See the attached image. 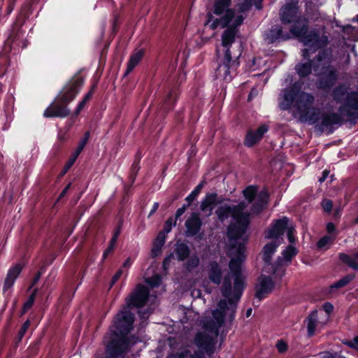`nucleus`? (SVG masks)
Instances as JSON below:
<instances>
[{
	"mask_svg": "<svg viewBox=\"0 0 358 358\" xmlns=\"http://www.w3.org/2000/svg\"><path fill=\"white\" fill-rule=\"evenodd\" d=\"M346 92L344 86H340L334 91V97L338 102L346 99L339 108L340 114L329 110L321 112L315 108V97L311 94L300 91L296 84L283 91L280 107L290 110L302 122L317 123L323 128L329 127L339 124L342 120L341 116H350L353 114L352 110H358V93L346 95Z\"/></svg>",
	"mask_w": 358,
	"mask_h": 358,
	"instance_id": "nucleus-1",
	"label": "nucleus"
},
{
	"mask_svg": "<svg viewBox=\"0 0 358 358\" xmlns=\"http://www.w3.org/2000/svg\"><path fill=\"white\" fill-rule=\"evenodd\" d=\"M134 314L126 308L115 315L109 328L106 358H122L129 348L138 343V338L129 334L134 329Z\"/></svg>",
	"mask_w": 358,
	"mask_h": 358,
	"instance_id": "nucleus-2",
	"label": "nucleus"
},
{
	"mask_svg": "<svg viewBox=\"0 0 358 358\" xmlns=\"http://www.w3.org/2000/svg\"><path fill=\"white\" fill-rule=\"evenodd\" d=\"M238 31L228 27L222 34V45L226 48L224 56L220 59L215 69L217 79H223L225 83H230L238 74L240 66V58L243 51L241 41L236 44L235 38Z\"/></svg>",
	"mask_w": 358,
	"mask_h": 358,
	"instance_id": "nucleus-3",
	"label": "nucleus"
},
{
	"mask_svg": "<svg viewBox=\"0 0 358 358\" xmlns=\"http://www.w3.org/2000/svg\"><path fill=\"white\" fill-rule=\"evenodd\" d=\"M84 84V78L76 73L60 90L55 100L45 110L43 116L47 118H65L71 114L68 105L80 92Z\"/></svg>",
	"mask_w": 358,
	"mask_h": 358,
	"instance_id": "nucleus-4",
	"label": "nucleus"
},
{
	"mask_svg": "<svg viewBox=\"0 0 358 358\" xmlns=\"http://www.w3.org/2000/svg\"><path fill=\"white\" fill-rule=\"evenodd\" d=\"M291 32L296 37L300 38V41L308 48L303 50V56L307 59L309 57V53L313 52L316 49L322 48L327 45V38L322 35L319 36L315 32H310L307 34V27L305 22H302L299 25L295 24L291 29Z\"/></svg>",
	"mask_w": 358,
	"mask_h": 358,
	"instance_id": "nucleus-5",
	"label": "nucleus"
},
{
	"mask_svg": "<svg viewBox=\"0 0 358 358\" xmlns=\"http://www.w3.org/2000/svg\"><path fill=\"white\" fill-rule=\"evenodd\" d=\"M297 254V250L292 245H288L282 252V258L278 261L276 266H273V271L270 275V290L280 286L281 279L285 274V267L291 262Z\"/></svg>",
	"mask_w": 358,
	"mask_h": 358,
	"instance_id": "nucleus-6",
	"label": "nucleus"
},
{
	"mask_svg": "<svg viewBox=\"0 0 358 358\" xmlns=\"http://www.w3.org/2000/svg\"><path fill=\"white\" fill-rule=\"evenodd\" d=\"M245 288V282L243 275L234 276L233 292L231 280L225 277L221 287V293L224 298L228 299L230 306L234 308L237 306Z\"/></svg>",
	"mask_w": 358,
	"mask_h": 358,
	"instance_id": "nucleus-7",
	"label": "nucleus"
},
{
	"mask_svg": "<svg viewBox=\"0 0 358 358\" xmlns=\"http://www.w3.org/2000/svg\"><path fill=\"white\" fill-rule=\"evenodd\" d=\"M234 222H231L227 227V235L232 243H237L238 240L245 233L250 224V219L234 218Z\"/></svg>",
	"mask_w": 358,
	"mask_h": 358,
	"instance_id": "nucleus-8",
	"label": "nucleus"
},
{
	"mask_svg": "<svg viewBox=\"0 0 358 358\" xmlns=\"http://www.w3.org/2000/svg\"><path fill=\"white\" fill-rule=\"evenodd\" d=\"M287 222V218L283 217L276 220L273 224L272 230L270 231V253L282 244L283 239L281 236L289 227Z\"/></svg>",
	"mask_w": 358,
	"mask_h": 358,
	"instance_id": "nucleus-9",
	"label": "nucleus"
},
{
	"mask_svg": "<svg viewBox=\"0 0 358 358\" xmlns=\"http://www.w3.org/2000/svg\"><path fill=\"white\" fill-rule=\"evenodd\" d=\"M148 289L145 286L138 284L127 300V306L128 308L143 307L148 301Z\"/></svg>",
	"mask_w": 358,
	"mask_h": 358,
	"instance_id": "nucleus-10",
	"label": "nucleus"
},
{
	"mask_svg": "<svg viewBox=\"0 0 358 358\" xmlns=\"http://www.w3.org/2000/svg\"><path fill=\"white\" fill-rule=\"evenodd\" d=\"M329 57L327 52L323 51L320 52L316 61H314V68L315 71H317L318 73L326 74L329 73V78L331 82L336 79V75L334 72L329 69Z\"/></svg>",
	"mask_w": 358,
	"mask_h": 358,
	"instance_id": "nucleus-11",
	"label": "nucleus"
},
{
	"mask_svg": "<svg viewBox=\"0 0 358 358\" xmlns=\"http://www.w3.org/2000/svg\"><path fill=\"white\" fill-rule=\"evenodd\" d=\"M268 128L266 124H262L257 130L248 129L245 134L243 144L248 148H252L257 144L263 138Z\"/></svg>",
	"mask_w": 358,
	"mask_h": 358,
	"instance_id": "nucleus-12",
	"label": "nucleus"
},
{
	"mask_svg": "<svg viewBox=\"0 0 358 358\" xmlns=\"http://www.w3.org/2000/svg\"><path fill=\"white\" fill-rule=\"evenodd\" d=\"M203 225V222L198 213H192L185 223L186 227L185 235L187 237H193L197 235Z\"/></svg>",
	"mask_w": 358,
	"mask_h": 358,
	"instance_id": "nucleus-13",
	"label": "nucleus"
},
{
	"mask_svg": "<svg viewBox=\"0 0 358 358\" xmlns=\"http://www.w3.org/2000/svg\"><path fill=\"white\" fill-rule=\"evenodd\" d=\"M222 202V197H218L217 193H207L201 203L200 209L203 212L208 211L210 214L215 207Z\"/></svg>",
	"mask_w": 358,
	"mask_h": 358,
	"instance_id": "nucleus-14",
	"label": "nucleus"
},
{
	"mask_svg": "<svg viewBox=\"0 0 358 358\" xmlns=\"http://www.w3.org/2000/svg\"><path fill=\"white\" fill-rule=\"evenodd\" d=\"M197 347L208 354L214 352L215 343L213 338L208 334L199 333L195 337Z\"/></svg>",
	"mask_w": 358,
	"mask_h": 358,
	"instance_id": "nucleus-15",
	"label": "nucleus"
},
{
	"mask_svg": "<svg viewBox=\"0 0 358 358\" xmlns=\"http://www.w3.org/2000/svg\"><path fill=\"white\" fill-rule=\"evenodd\" d=\"M22 265L17 264L14 266L11 267L7 273L6 278L4 280L3 287V293H6L7 290L10 289L15 284V280L19 276L22 271Z\"/></svg>",
	"mask_w": 358,
	"mask_h": 358,
	"instance_id": "nucleus-16",
	"label": "nucleus"
},
{
	"mask_svg": "<svg viewBox=\"0 0 358 358\" xmlns=\"http://www.w3.org/2000/svg\"><path fill=\"white\" fill-rule=\"evenodd\" d=\"M145 54V48L135 50L130 55L127 62V69L124 73V76H128L135 67L141 62Z\"/></svg>",
	"mask_w": 358,
	"mask_h": 358,
	"instance_id": "nucleus-17",
	"label": "nucleus"
},
{
	"mask_svg": "<svg viewBox=\"0 0 358 358\" xmlns=\"http://www.w3.org/2000/svg\"><path fill=\"white\" fill-rule=\"evenodd\" d=\"M208 277L215 285H219L222 278V268L216 261H210L208 264Z\"/></svg>",
	"mask_w": 358,
	"mask_h": 358,
	"instance_id": "nucleus-18",
	"label": "nucleus"
},
{
	"mask_svg": "<svg viewBox=\"0 0 358 358\" xmlns=\"http://www.w3.org/2000/svg\"><path fill=\"white\" fill-rule=\"evenodd\" d=\"M308 335L313 336L317 330V328L320 326L323 327L325 322H320L318 320V313L317 310H313L306 320Z\"/></svg>",
	"mask_w": 358,
	"mask_h": 358,
	"instance_id": "nucleus-19",
	"label": "nucleus"
},
{
	"mask_svg": "<svg viewBox=\"0 0 358 358\" xmlns=\"http://www.w3.org/2000/svg\"><path fill=\"white\" fill-rule=\"evenodd\" d=\"M259 280V284H257L255 287L256 291L255 297L257 302L265 298L268 293V275H261Z\"/></svg>",
	"mask_w": 358,
	"mask_h": 358,
	"instance_id": "nucleus-20",
	"label": "nucleus"
},
{
	"mask_svg": "<svg viewBox=\"0 0 358 358\" xmlns=\"http://www.w3.org/2000/svg\"><path fill=\"white\" fill-rule=\"evenodd\" d=\"M174 253L178 261L183 262L189 257L191 250L186 243L178 240L175 244Z\"/></svg>",
	"mask_w": 358,
	"mask_h": 358,
	"instance_id": "nucleus-21",
	"label": "nucleus"
},
{
	"mask_svg": "<svg viewBox=\"0 0 358 358\" xmlns=\"http://www.w3.org/2000/svg\"><path fill=\"white\" fill-rule=\"evenodd\" d=\"M268 200V192L264 190L260 192L256 201L252 204L250 211L254 215L259 214Z\"/></svg>",
	"mask_w": 358,
	"mask_h": 358,
	"instance_id": "nucleus-22",
	"label": "nucleus"
},
{
	"mask_svg": "<svg viewBox=\"0 0 358 358\" xmlns=\"http://www.w3.org/2000/svg\"><path fill=\"white\" fill-rule=\"evenodd\" d=\"M179 96L178 90L176 88L171 89L165 96L162 105L163 109L169 113L172 110L176 105Z\"/></svg>",
	"mask_w": 358,
	"mask_h": 358,
	"instance_id": "nucleus-23",
	"label": "nucleus"
},
{
	"mask_svg": "<svg viewBox=\"0 0 358 358\" xmlns=\"http://www.w3.org/2000/svg\"><path fill=\"white\" fill-rule=\"evenodd\" d=\"M297 14V8L294 3L286 4L281 9L280 15L283 22H290L294 20Z\"/></svg>",
	"mask_w": 358,
	"mask_h": 358,
	"instance_id": "nucleus-24",
	"label": "nucleus"
},
{
	"mask_svg": "<svg viewBox=\"0 0 358 358\" xmlns=\"http://www.w3.org/2000/svg\"><path fill=\"white\" fill-rule=\"evenodd\" d=\"M262 1L263 0H243V2L238 4V10L239 13H245L249 11L252 6L257 10H261L262 8Z\"/></svg>",
	"mask_w": 358,
	"mask_h": 358,
	"instance_id": "nucleus-25",
	"label": "nucleus"
},
{
	"mask_svg": "<svg viewBox=\"0 0 358 358\" xmlns=\"http://www.w3.org/2000/svg\"><path fill=\"white\" fill-rule=\"evenodd\" d=\"M30 325H31V322L29 320H27L22 324L17 335L15 336L13 343H12V347L14 350H16L19 347L20 343L22 342L23 337L24 336L25 334L27 333Z\"/></svg>",
	"mask_w": 358,
	"mask_h": 358,
	"instance_id": "nucleus-26",
	"label": "nucleus"
},
{
	"mask_svg": "<svg viewBox=\"0 0 358 358\" xmlns=\"http://www.w3.org/2000/svg\"><path fill=\"white\" fill-rule=\"evenodd\" d=\"M232 0H215L213 5V13L216 15H222L227 9H231L229 6Z\"/></svg>",
	"mask_w": 358,
	"mask_h": 358,
	"instance_id": "nucleus-27",
	"label": "nucleus"
},
{
	"mask_svg": "<svg viewBox=\"0 0 358 358\" xmlns=\"http://www.w3.org/2000/svg\"><path fill=\"white\" fill-rule=\"evenodd\" d=\"M217 218L221 222L224 221L229 216L234 219V211L232 206H222L217 208L215 211Z\"/></svg>",
	"mask_w": 358,
	"mask_h": 358,
	"instance_id": "nucleus-28",
	"label": "nucleus"
},
{
	"mask_svg": "<svg viewBox=\"0 0 358 358\" xmlns=\"http://www.w3.org/2000/svg\"><path fill=\"white\" fill-rule=\"evenodd\" d=\"M340 259L345 264H348L354 270H358V252L355 253L353 256H350L343 253L339 255Z\"/></svg>",
	"mask_w": 358,
	"mask_h": 358,
	"instance_id": "nucleus-29",
	"label": "nucleus"
},
{
	"mask_svg": "<svg viewBox=\"0 0 358 358\" xmlns=\"http://www.w3.org/2000/svg\"><path fill=\"white\" fill-rule=\"evenodd\" d=\"M32 13V4L29 1H27L21 6L18 14L17 20L23 24Z\"/></svg>",
	"mask_w": 358,
	"mask_h": 358,
	"instance_id": "nucleus-30",
	"label": "nucleus"
},
{
	"mask_svg": "<svg viewBox=\"0 0 358 358\" xmlns=\"http://www.w3.org/2000/svg\"><path fill=\"white\" fill-rule=\"evenodd\" d=\"M258 187L256 185H249L243 190V195L248 203H252L255 199H257L259 194Z\"/></svg>",
	"mask_w": 358,
	"mask_h": 358,
	"instance_id": "nucleus-31",
	"label": "nucleus"
},
{
	"mask_svg": "<svg viewBox=\"0 0 358 358\" xmlns=\"http://www.w3.org/2000/svg\"><path fill=\"white\" fill-rule=\"evenodd\" d=\"M355 278L354 274H349L343 278H342L341 280L337 281L336 282L334 283L330 286V292H334L337 291L338 289L343 288L345 287L347 285H348L353 279Z\"/></svg>",
	"mask_w": 358,
	"mask_h": 358,
	"instance_id": "nucleus-32",
	"label": "nucleus"
},
{
	"mask_svg": "<svg viewBox=\"0 0 358 358\" xmlns=\"http://www.w3.org/2000/svg\"><path fill=\"white\" fill-rule=\"evenodd\" d=\"M232 247L236 248V255L233 257V259L236 260L237 262H243L245 259V243L240 242L237 243H232Z\"/></svg>",
	"mask_w": 358,
	"mask_h": 358,
	"instance_id": "nucleus-33",
	"label": "nucleus"
},
{
	"mask_svg": "<svg viewBox=\"0 0 358 358\" xmlns=\"http://www.w3.org/2000/svg\"><path fill=\"white\" fill-rule=\"evenodd\" d=\"M246 206L247 205L244 201H241L238 204L233 206L234 218H242L243 220L250 219L249 214L244 212Z\"/></svg>",
	"mask_w": 358,
	"mask_h": 358,
	"instance_id": "nucleus-34",
	"label": "nucleus"
},
{
	"mask_svg": "<svg viewBox=\"0 0 358 358\" xmlns=\"http://www.w3.org/2000/svg\"><path fill=\"white\" fill-rule=\"evenodd\" d=\"M38 289H34L31 294L29 296L27 300L24 303L22 310L20 311V315H24L29 309L33 306L36 295H37Z\"/></svg>",
	"mask_w": 358,
	"mask_h": 358,
	"instance_id": "nucleus-35",
	"label": "nucleus"
},
{
	"mask_svg": "<svg viewBox=\"0 0 358 358\" xmlns=\"http://www.w3.org/2000/svg\"><path fill=\"white\" fill-rule=\"evenodd\" d=\"M185 264V268L188 272L192 271L194 268H197L199 265L200 260L196 254L190 255Z\"/></svg>",
	"mask_w": 358,
	"mask_h": 358,
	"instance_id": "nucleus-36",
	"label": "nucleus"
},
{
	"mask_svg": "<svg viewBox=\"0 0 358 358\" xmlns=\"http://www.w3.org/2000/svg\"><path fill=\"white\" fill-rule=\"evenodd\" d=\"M224 13V15L220 17L221 27L227 29L230 26V22L235 17V10L234 9H227Z\"/></svg>",
	"mask_w": 358,
	"mask_h": 358,
	"instance_id": "nucleus-37",
	"label": "nucleus"
},
{
	"mask_svg": "<svg viewBox=\"0 0 358 358\" xmlns=\"http://www.w3.org/2000/svg\"><path fill=\"white\" fill-rule=\"evenodd\" d=\"M90 136V132L87 131L85 134L82 139L79 141L78 145L74 152L71 155L76 159L78 157L85 145H87L89 138Z\"/></svg>",
	"mask_w": 358,
	"mask_h": 358,
	"instance_id": "nucleus-38",
	"label": "nucleus"
},
{
	"mask_svg": "<svg viewBox=\"0 0 358 358\" xmlns=\"http://www.w3.org/2000/svg\"><path fill=\"white\" fill-rule=\"evenodd\" d=\"M213 316L215 320V324H213V326L216 324V331H218L219 329L221 328L224 323L226 313L224 311L216 310L213 312Z\"/></svg>",
	"mask_w": 358,
	"mask_h": 358,
	"instance_id": "nucleus-39",
	"label": "nucleus"
},
{
	"mask_svg": "<svg viewBox=\"0 0 358 358\" xmlns=\"http://www.w3.org/2000/svg\"><path fill=\"white\" fill-rule=\"evenodd\" d=\"M204 183H205L204 180L201 182L191 192V193L185 198V201H187V203H188L189 205H191V203L196 199V198L198 196L199 194L200 193L201 189L203 188Z\"/></svg>",
	"mask_w": 358,
	"mask_h": 358,
	"instance_id": "nucleus-40",
	"label": "nucleus"
},
{
	"mask_svg": "<svg viewBox=\"0 0 358 358\" xmlns=\"http://www.w3.org/2000/svg\"><path fill=\"white\" fill-rule=\"evenodd\" d=\"M242 262H237L231 259L229 264V267L234 276L242 275L241 265Z\"/></svg>",
	"mask_w": 358,
	"mask_h": 358,
	"instance_id": "nucleus-41",
	"label": "nucleus"
},
{
	"mask_svg": "<svg viewBox=\"0 0 358 358\" xmlns=\"http://www.w3.org/2000/svg\"><path fill=\"white\" fill-rule=\"evenodd\" d=\"M143 156V151L139 148L135 154L134 160L131 166L130 171L138 173L141 169L140 162Z\"/></svg>",
	"mask_w": 358,
	"mask_h": 358,
	"instance_id": "nucleus-42",
	"label": "nucleus"
},
{
	"mask_svg": "<svg viewBox=\"0 0 358 358\" xmlns=\"http://www.w3.org/2000/svg\"><path fill=\"white\" fill-rule=\"evenodd\" d=\"M296 69L300 76L304 77L310 73L311 67L309 64H300L296 66Z\"/></svg>",
	"mask_w": 358,
	"mask_h": 358,
	"instance_id": "nucleus-43",
	"label": "nucleus"
},
{
	"mask_svg": "<svg viewBox=\"0 0 358 358\" xmlns=\"http://www.w3.org/2000/svg\"><path fill=\"white\" fill-rule=\"evenodd\" d=\"M76 159H77L76 157L71 155L70 157L68 159L67 162L65 163L64 167L62 168L59 176L63 177L69 171V170L73 166V165L74 164Z\"/></svg>",
	"mask_w": 358,
	"mask_h": 358,
	"instance_id": "nucleus-44",
	"label": "nucleus"
},
{
	"mask_svg": "<svg viewBox=\"0 0 358 358\" xmlns=\"http://www.w3.org/2000/svg\"><path fill=\"white\" fill-rule=\"evenodd\" d=\"M176 223L177 220H176L173 217H169L164 222L162 232L164 234L169 233L171 231L173 227L176 225Z\"/></svg>",
	"mask_w": 358,
	"mask_h": 358,
	"instance_id": "nucleus-45",
	"label": "nucleus"
},
{
	"mask_svg": "<svg viewBox=\"0 0 358 358\" xmlns=\"http://www.w3.org/2000/svg\"><path fill=\"white\" fill-rule=\"evenodd\" d=\"M165 234L163 233L162 231H160L157 236L153 244L156 245V249H158V251H161L162 248L165 243Z\"/></svg>",
	"mask_w": 358,
	"mask_h": 358,
	"instance_id": "nucleus-46",
	"label": "nucleus"
},
{
	"mask_svg": "<svg viewBox=\"0 0 358 358\" xmlns=\"http://www.w3.org/2000/svg\"><path fill=\"white\" fill-rule=\"evenodd\" d=\"M332 238L330 236H325L322 237L317 243V247L319 248H324L328 245L331 244L332 243Z\"/></svg>",
	"mask_w": 358,
	"mask_h": 358,
	"instance_id": "nucleus-47",
	"label": "nucleus"
},
{
	"mask_svg": "<svg viewBox=\"0 0 358 358\" xmlns=\"http://www.w3.org/2000/svg\"><path fill=\"white\" fill-rule=\"evenodd\" d=\"M243 21L244 17L242 15H239L235 18L232 24H231L229 27L238 31V27L243 24Z\"/></svg>",
	"mask_w": 358,
	"mask_h": 358,
	"instance_id": "nucleus-48",
	"label": "nucleus"
},
{
	"mask_svg": "<svg viewBox=\"0 0 358 358\" xmlns=\"http://www.w3.org/2000/svg\"><path fill=\"white\" fill-rule=\"evenodd\" d=\"M71 182H69L66 186L63 189V190L61 192V193L59 194V195L58 196L55 204H54V206H55L67 194L68 191L70 189V188L71 187Z\"/></svg>",
	"mask_w": 358,
	"mask_h": 358,
	"instance_id": "nucleus-49",
	"label": "nucleus"
},
{
	"mask_svg": "<svg viewBox=\"0 0 358 358\" xmlns=\"http://www.w3.org/2000/svg\"><path fill=\"white\" fill-rule=\"evenodd\" d=\"M262 259L266 266L268 265V243L262 249Z\"/></svg>",
	"mask_w": 358,
	"mask_h": 358,
	"instance_id": "nucleus-50",
	"label": "nucleus"
},
{
	"mask_svg": "<svg viewBox=\"0 0 358 358\" xmlns=\"http://www.w3.org/2000/svg\"><path fill=\"white\" fill-rule=\"evenodd\" d=\"M96 87V84L92 85L90 91L87 94H85V96H83L82 101H83L85 103H87L92 99V96L94 94V92Z\"/></svg>",
	"mask_w": 358,
	"mask_h": 358,
	"instance_id": "nucleus-51",
	"label": "nucleus"
},
{
	"mask_svg": "<svg viewBox=\"0 0 358 358\" xmlns=\"http://www.w3.org/2000/svg\"><path fill=\"white\" fill-rule=\"evenodd\" d=\"M96 87V84L92 85L90 91L87 94H85V96H83L82 101H83L85 103H87L92 99V96L94 94V92Z\"/></svg>",
	"mask_w": 358,
	"mask_h": 358,
	"instance_id": "nucleus-52",
	"label": "nucleus"
},
{
	"mask_svg": "<svg viewBox=\"0 0 358 358\" xmlns=\"http://www.w3.org/2000/svg\"><path fill=\"white\" fill-rule=\"evenodd\" d=\"M96 87V84L92 85L90 91L87 94H85V96H83L82 101H83L85 103H87L92 99V96L94 94V92Z\"/></svg>",
	"mask_w": 358,
	"mask_h": 358,
	"instance_id": "nucleus-53",
	"label": "nucleus"
},
{
	"mask_svg": "<svg viewBox=\"0 0 358 358\" xmlns=\"http://www.w3.org/2000/svg\"><path fill=\"white\" fill-rule=\"evenodd\" d=\"M188 203L183 204L181 208L177 209L176 214L174 215V218L176 220H178L185 212L186 209L189 206Z\"/></svg>",
	"mask_w": 358,
	"mask_h": 358,
	"instance_id": "nucleus-54",
	"label": "nucleus"
},
{
	"mask_svg": "<svg viewBox=\"0 0 358 358\" xmlns=\"http://www.w3.org/2000/svg\"><path fill=\"white\" fill-rule=\"evenodd\" d=\"M17 0H7V7L6 10V15L8 16L13 10Z\"/></svg>",
	"mask_w": 358,
	"mask_h": 358,
	"instance_id": "nucleus-55",
	"label": "nucleus"
},
{
	"mask_svg": "<svg viewBox=\"0 0 358 358\" xmlns=\"http://www.w3.org/2000/svg\"><path fill=\"white\" fill-rule=\"evenodd\" d=\"M260 60L261 58L253 57L252 61L249 62L247 64V66L248 67L249 70L251 71H256L258 69V67L257 66V61L260 62Z\"/></svg>",
	"mask_w": 358,
	"mask_h": 358,
	"instance_id": "nucleus-56",
	"label": "nucleus"
},
{
	"mask_svg": "<svg viewBox=\"0 0 358 358\" xmlns=\"http://www.w3.org/2000/svg\"><path fill=\"white\" fill-rule=\"evenodd\" d=\"M229 305L230 306L228 299H227V300L221 299L218 303V306L220 308L219 310L224 311L225 313L227 310L230 309V308H229Z\"/></svg>",
	"mask_w": 358,
	"mask_h": 358,
	"instance_id": "nucleus-57",
	"label": "nucleus"
},
{
	"mask_svg": "<svg viewBox=\"0 0 358 358\" xmlns=\"http://www.w3.org/2000/svg\"><path fill=\"white\" fill-rule=\"evenodd\" d=\"M343 343L345 345L358 350V336L355 337L352 341H343Z\"/></svg>",
	"mask_w": 358,
	"mask_h": 358,
	"instance_id": "nucleus-58",
	"label": "nucleus"
},
{
	"mask_svg": "<svg viewBox=\"0 0 358 358\" xmlns=\"http://www.w3.org/2000/svg\"><path fill=\"white\" fill-rule=\"evenodd\" d=\"M86 104H87L86 103H85L83 101L81 100L77 105L76 108L74 110L73 116L77 117L80 113V112L83 110V108L85 107Z\"/></svg>",
	"mask_w": 358,
	"mask_h": 358,
	"instance_id": "nucleus-59",
	"label": "nucleus"
},
{
	"mask_svg": "<svg viewBox=\"0 0 358 358\" xmlns=\"http://www.w3.org/2000/svg\"><path fill=\"white\" fill-rule=\"evenodd\" d=\"M323 209L327 212H330L332 209L333 203L330 200L324 199L322 202Z\"/></svg>",
	"mask_w": 358,
	"mask_h": 358,
	"instance_id": "nucleus-60",
	"label": "nucleus"
},
{
	"mask_svg": "<svg viewBox=\"0 0 358 358\" xmlns=\"http://www.w3.org/2000/svg\"><path fill=\"white\" fill-rule=\"evenodd\" d=\"M276 348L279 352L282 353L287 350V345L282 341H278L276 344Z\"/></svg>",
	"mask_w": 358,
	"mask_h": 358,
	"instance_id": "nucleus-61",
	"label": "nucleus"
},
{
	"mask_svg": "<svg viewBox=\"0 0 358 358\" xmlns=\"http://www.w3.org/2000/svg\"><path fill=\"white\" fill-rule=\"evenodd\" d=\"M122 275V269H119L118 271H116V273L112 277V279L110 281V287H112L113 285H114L115 284V282L119 280V278L121 277Z\"/></svg>",
	"mask_w": 358,
	"mask_h": 358,
	"instance_id": "nucleus-62",
	"label": "nucleus"
},
{
	"mask_svg": "<svg viewBox=\"0 0 358 358\" xmlns=\"http://www.w3.org/2000/svg\"><path fill=\"white\" fill-rule=\"evenodd\" d=\"M287 238L290 243H293L295 242L296 239L294 237L293 227H289L287 228Z\"/></svg>",
	"mask_w": 358,
	"mask_h": 358,
	"instance_id": "nucleus-63",
	"label": "nucleus"
},
{
	"mask_svg": "<svg viewBox=\"0 0 358 358\" xmlns=\"http://www.w3.org/2000/svg\"><path fill=\"white\" fill-rule=\"evenodd\" d=\"M118 23H119V17L115 15L113 20L112 24V32L113 34H115L118 31Z\"/></svg>",
	"mask_w": 358,
	"mask_h": 358,
	"instance_id": "nucleus-64",
	"label": "nucleus"
}]
</instances>
